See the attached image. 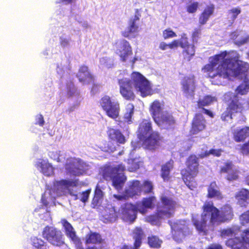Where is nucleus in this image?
I'll use <instances>...</instances> for the list:
<instances>
[{"label": "nucleus", "mask_w": 249, "mask_h": 249, "mask_svg": "<svg viewBox=\"0 0 249 249\" xmlns=\"http://www.w3.org/2000/svg\"><path fill=\"white\" fill-rule=\"evenodd\" d=\"M239 58V55L235 51L222 52L210 57V63L204 66L202 71L213 79L212 83L214 85H221L223 79L231 77L244 78L235 92L237 94L245 95L249 90V79L247 73L249 64Z\"/></svg>", "instance_id": "1"}, {"label": "nucleus", "mask_w": 249, "mask_h": 249, "mask_svg": "<svg viewBox=\"0 0 249 249\" xmlns=\"http://www.w3.org/2000/svg\"><path fill=\"white\" fill-rule=\"evenodd\" d=\"M233 216L231 208L227 205L221 208L220 212L210 202H206L203 206V212L201 221H199L193 217V222L197 230L204 234L209 231H213L215 226L221 222L231 220Z\"/></svg>", "instance_id": "2"}, {"label": "nucleus", "mask_w": 249, "mask_h": 249, "mask_svg": "<svg viewBox=\"0 0 249 249\" xmlns=\"http://www.w3.org/2000/svg\"><path fill=\"white\" fill-rule=\"evenodd\" d=\"M131 79L124 77L118 80L120 92L125 99L132 100L134 99V88L145 97L151 94L152 89L149 82L142 74L133 72L130 76Z\"/></svg>", "instance_id": "3"}, {"label": "nucleus", "mask_w": 249, "mask_h": 249, "mask_svg": "<svg viewBox=\"0 0 249 249\" xmlns=\"http://www.w3.org/2000/svg\"><path fill=\"white\" fill-rule=\"evenodd\" d=\"M78 185V180H61L55 182L50 190H46L42 196V202L47 206L48 202L47 200L49 196L55 198L63 195H70L74 197V200L80 199L85 203L88 199L90 190H88L82 193H77L74 189Z\"/></svg>", "instance_id": "4"}, {"label": "nucleus", "mask_w": 249, "mask_h": 249, "mask_svg": "<svg viewBox=\"0 0 249 249\" xmlns=\"http://www.w3.org/2000/svg\"><path fill=\"white\" fill-rule=\"evenodd\" d=\"M138 136L143 141L144 146L152 150L157 148L159 144V135L158 133L153 132L150 120L143 119L139 124Z\"/></svg>", "instance_id": "5"}, {"label": "nucleus", "mask_w": 249, "mask_h": 249, "mask_svg": "<svg viewBox=\"0 0 249 249\" xmlns=\"http://www.w3.org/2000/svg\"><path fill=\"white\" fill-rule=\"evenodd\" d=\"M161 200V205L158 207L157 214L150 215L146 218V221L152 225H160V219L169 218L174 213L176 202L166 196H162Z\"/></svg>", "instance_id": "6"}, {"label": "nucleus", "mask_w": 249, "mask_h": 249, "mask_svg": "<svg viewBox=\"0 0 249 249\" xmlns=\"http://www.w3.org/2000/svg\"><path fill=\"white\" fill-rule=\"evenodd\" d=\"M124 170L125 166L122 164L105 167L103 171V176L107 180H111L113 186L120 190L122 189L126 179L123 173Z\"/></svg>", "instance_id": "7"}, {"label": "nucleus", "mask_w": 249, "mask_h": 249, "mask_svg": "<svg viewBox=\"0 0 249 249\" xmlns=\"http://www.w3.org/2000/svg\"><path fill=\"white\" fill-rule=\"evenodd\" d=\"M198 164L197 157L195 155H191L186 161V170L182 172L184 183L191 190H193L197 186L195 178L198 172Z\"/></svg>", "instance_id": "8"}, {"label": "nucleus", "mask_w": 249, "mask_h": 249, "mask_svg": "<svg viewBox=\"0 0 249 249\" xmlns=\"http://www.w3.org/2000/svg\"><path fill=\"white\" fill-rule=\"evenodd\" d=\"M224 100L230 102L228 107L221 116L223 121L229 122L232 119L234 113L240 112L243 109L242 103L239 101L237 95L231 92H228L224 95Z\"/></svg>", "instance_id": "9"}, {"label": "nucleus", "mask_w": 249, "mask_h": 249, "mask_svg": "<svg viewBox=\"0 0 249 249\" xmlns=\"http://www.w3.org/2000/svg\"><path fill=\"white\" fill-rule=\"evenodd\" d=\"M224 100L230 102L228 107L221 116L223 121L229 122L232 119L234 113L240 112L243 109L242 103L239 101L237 95L231 92H228L224 95Z\"/></svg>", "instance_id": "10"}, {"label": "nucleus", "mask_w": 249, "mask_h": 249, "mask_svg": "<svg viewBox=\"0 0 249 249\" xmlns=\"http://www.w3.org/2000/svg\"><path fill=\"white\" fill-rule=\"evenodd\" d=\"M91 166L83 160L74 158L67 160L65 169L68 174L72 176H80L84 174H89Z\"/></svg>", "instance_id": "11"}, {"label": "nucleus", "mask_w": 249, "mask_h": 249, "mask_svg": "<svg viewBox=\"0 0 249 249\" xmlns=\"http://www.w3.org/2000/svg\"><path fill=\"white\" fill-rule=\"evenodd\" d=\"M100 105L109 117L115 119L119 115L120 104L115 99L108 96H105L100 100Z\"/></svg>", "instance_id": "12"}, {"label": "nucleus", "mask_w": 249, "mask_h": 249, "mask_svg": "<svg viewBox=\"0 0 249 249\" xmlns=\"http://www.w3.org/2000/svg\"><path fill=\"white\" fill-rule=\"evenodd\" d=\"M169 223L171 226L173 238L177 242H180L185 236L191 233L188 223L185 221L179 220L174 222L169 221Z\"/></svg>", "instance_id": "13"}, {"label": "nucleus", "mask_w": 249, "mask_h": 249, "mask_svg": "<svg viewBox=\"0 0 249 249\" xmlns=\"http://www.w3.org/2000/svg\"><path fill=\"white\" fill-rule=\"evenodd\" d=\"M42 236L53 246L59 247L65 244L61 231L53 227H45L42 232Z\"/></svg>", "instance_id": "14"}, {"label": "nucleus", "mask_w": 249, "mask_h": 249, "mask_svg": "<svg viewBox=\"0 0 249 249\" xmlns=\"http://www.w3.org/2000/svg\"><path fill=\"white\" fill-rule=\"evenodd\" d=\"M226 244L231 249H249V230L243 233L241 239L231 238L226 241Z\"/></svg>", "instance_id": "15"}, {"label": "nucleus", "mask_w": 249, "mask_h": 249, "mask_svg": "<svg viewBox=\"0 0 249 249\" xmlns=\"http://www.w3.org/2000/svg\"><path fill=\"white\" fill-rule=\"evenodd\" d=\"M142 185L138 180H133L129 182V187L123 195H114L113 197L117 200L126 199L135 195H139L142 192Z\"/></svg>", "instance_id": "16"}, {"label": "nucleus", "mask_w": 249, "mask_h": 249, "mask_svg": "<svg viewBox=\"0 0 249 249\" xmlns=\"http://www.w3.org/2000/svg\"><path fill=\"white\" fill-rule=\"evenodd\" d=\"M116 45V52L120 56L121 59L124 61L129 60L132 62V64H133L137 59L134 58L133 60H131V57L129 59L130 56L132 55V50L128 42L125 40L122 39L118 41Z\"/></svg>", "instance_id": "17"}, {"label": "nucleus", "mask_w": 249, "mask_h": 249, "mask_svg": "<svg viewBox=\"0 0 249 249\" xmlns=\"http://www.w3.org/2000/svg\"><path fill=\"white\" fill-rule=\"evenodd\" d=\"M138 211L139 210L137 209V205L135 206L127 203L122 206L121 210L119 211V214L121 216L123 220L127 222H133L136 217Z\"/></svg>", "instance_id": "18"}, {"label": "nucleus", "mask_w": 249, "mask_h": 249, "mask_svg": "<svg viewBox=\"0 0 249 249\" xmlns=\"http://www.w3.org/2000/svg\"><path fill=\"white\" fill-rule=\"evenodd\" d=\"M154 120L160 126L167 129L174 124L175 120L173 116L168 112L165 111Z\"/></svg>", "instance_id": "19"}, {"label": "nucleus", "mask_w": 249, "mask_h": 249, "mask_svg": "<svg viewBox=\"0 0 249 249\" xmlns=\"http://www.w3.org/2000/svg\"><path fill=\"white\" fill-rule=\"evenodd\" d=\"M181 84L183 90L186 96L188 97H192L194 95L195 89L194 76L191 75L185 77L182 80Z\"/></svg>", "instance_id": "20"}, {"label": "nucleus", "mask_w": 249, "mask_h": 249, "mask_svg": "<svg viewBox=\"0 0 249 249\" xmlns=\"http://www.w3.org/2000/svg\"><path fill=\"white\" fill-rule=\"evenodd\" d=\"M138 20L139 18L136 16L133 19L130 20L128 26L122 33L124 36L129 38L135 37L138 30V26L136 24V21Z\"/></svg>", "instance_id": "21"}, {"label": "nucleus", "mask_w": 249, "mask_h": 249, "mask_svg": "<svg viewBox=\"0 0 249 249\" xmlns=\"http://www.w3.org/2000/svg\"><path fill=\"white\" fill-rule=\"evenodd\" d=\"M221 173H226V178L228 180H235L238 178V171L231 163H226L221 169Z\"/></svg>", "instance_id": "22"}, {"label": "nucleus", "mask_w": 249, "mask_h": 249, "mask_svg": "<svg viewBox=\"0 0 249 249\" xmlns=\"http://www.w3.org/2000/svg\"><path fill=\"white\" fill-rule=\"evenodd\" d=\"M205 127V120L202 114H196L192 122L191 132L196 134L202 131Z\"/></svg>", "instance_id": "23"}, {"label": "nucleus", "mask_w": 249, "mask_h": 249, "mask_svg": "<svg viewBox=\"0 0 249 249\" xmlns=\"http://www.w3.org/2000/svg\"><path fill=\"white\" fill-rule=\"evenodd\" d=\"M80 82L84 84L93 83V77L88 71V68L86 66L81 67L77 75Z\"/></svg>", "instance_id": "24"}, {"label": "nucleus", "mask_w": 249, "mask_h": 249, "mask_svg": "<svg viewBox=\"0 0 249 249\" xmlns=\"http://www.w3.org/2000/svg\"><path fill=\"white\" fill-rule=\"evenodd\" d=\"M61 223L65 230L66 235L69 238L72 242H77V236L76 234V232L71 226V225L68 222L66 219H62Z\"/></svg>", "instance_id": "25"}, {"label": "nucleus", "mask_w": 249, "mask_h": 249, "mask_svg": "<svg viewBox=\"0 0 249 249\" xmlns=\"http://www.w3.org/2000/svg\"><path fill=\"white\" fill-rule=\"evenodd\" d=\"M164 108V103L163 102H160L158 100L154 101L150 106V112L152 117L155 120L159 117L162 112Z\"/></svg>", "instance_id": "26"}, {"label": "nucleus", "mask_w": 249, "mask_h": 249, "mask_svg": "<svg viewBox=\"0 0 249 249\" xmlns=\"http://www.w3.org/2000/svg\"><path fill=\"white\" fill-rule=\"evenodd\" d=\"M37 168L46 176H50L53 173V169L52 166L47 160H39L36 163Z\"/></svg>", "instance_id": "27"}, {"label": "nucleus", "mask_w": 249, "mask_h": 249, "mask_svg": "<svg viewBox=\"0 0 249 249\" xmlns=\"http://www.w3.org/2000/svg\"><path fill=\"white\" fill-rule=\"evenodd\" d=\"M155 201L156 198L154 196L143 198L142 202H140L137 204L139 212L142 214L145 213L146 212V209L152 208Z\"/></svg>", "instance_id": "28"}, {"label": "nucleus", "mask_w": 249, "mask_h": 249, "mask_svg": "<svg viewBox=\"0 0 249 249\" xmlns=\"http://www.w3.org/2000/svg\"><path fill=\"white\" fill-rule=\"evenodd\" d=\"M234 139L235 141L239 142L243 141L249 136V127L246 126L242 128H238L234 131Z\"/></svg>", "instance_id": "29"}, {"label": "nucleus", "mask_w": 249, "mask_h": 249, "mask_svg": "<svg viewBox=\"0 0 249 249\" xmlns=\"http://www.w3.org/2000/svg\"><path fill=\"white\" fill-rule=\"evenodd\" d=\"M107 133L109 138L112 140L116 141L120 143H124L125 138L119 130L109 128Z\"/></svg>", "instance_id": "30"}, {"label": "nucleus", "mask_w": 249, "mask_h": 249, "mask_svg": "<svg viewBox=\"0 0 249 249\" xmlns=\"http://www.w3.org/2000/svg\"><path fill=\"white\" fill-rule=\"evenodd\" d=\"M236 198L238 204L241 206H246L249 200V191L245 189H242L236 195Z\"/></svg>", "instance_id": "31"}, {"label": "nucleus", "mask_w": 249, "mask_h": 249, "mask_svg": "<svg viewBox=\"0 0 249 249\" xmlns=\"http://www.w3.org/2000/svg\"><path fill=\"white\" fill-rule=\"evenodd\" d=\"M174 161L170 160L165 164L162 165L161 168V177L164 180H168L170 178V173L173 167Z\"/></svg>", "instance_id": "32"}, {"label": "nucleus", "mask_w": 249, "mask_h": 249, "mask_svg": "<svg viewBox=\"0 0 249 249\" xmlns=\"http://www.w3.org/2000/svg\"><path fill=\"white\" fill-rule=\"evenodd\" d=\"M208 195L209 197H214L217 199L222 198V197L221 193L215 182H213L211 183L208 188Z\"/></svg>", "instance_id": "33"}, {"label": "nucleus", "mask_w": 249, "mask_h": 249, "mask_svg": "<svg viewBox=\"0 0 249 249\" xmlns=\"http://www.w3.org/2000/svg\"><path fill=\"white\" fill-rule=\"evenodd\" d=\"M144 237L143 231L140 228H136L133 231V238L135 240L134 246L136 248L140 247L142 240Z\"/></svg>", "instance_id": "34"}, {"label": "nucleus", "mask_w": 249, "mask_h": 249, "mask_svg": "<svg viewBox=\"0 0 249 249\" xmlns=\"http://www.w3.org/2000/svg\"><path fill=\"white\" fill-rule=\"evenodd\" d=\"M105 189L103 186H101L100 184H98L95 191V194L92 200V204L96 206L100 200L103 198L104 193L103 190Z\"/></svg>", "instance_id": "35"}, {"label": "nucleus", "mask_w": 249, "mask_h": 249, "mask_svg": "<svg viewBox=\"0 0 249 249\" xmlns=\"http://www.w3.org/2000/svg\"><path fill=\"white\" fill-rule=\"evenodd\" d=\"M213 7L208 6L206 8L201 14L199 19V22L201 25L205 24L209 19L210 17L213 14Z\"/></svg>", "instance_id": "36"}, {"label": "nucleus", "mask_w": 249, "mask_h": 249, "mask_svg": "<svg viewBox=\"0 0 249 249\" xmlns=\"http://www.w3.org/2000/svg\"><path fill=\"white\" fill-rule=\"evenodd\" d=\"M31 244L33 249H47L45 243L40 238L33 237L31 238Z\"/></svg>", "instance_id": "37"}, {"label": "nucleus", "mask_w": 249, "mask_h": 249, "mask_svg": "<svg viewBox=\"0 0 249 249\" xmlns=\"http://www.w3.org/2000/svg\"><path fill=\"white\" fill-rule=\"evenodd\" d=\"M140 164L139 159L130 158L127 160V169L130 172H134L139 168Z\"/></svg>", "instance_id": "38"}, {"label": "nucleus", "mask_w": 249, "mask_h": 249, "mask_svg": "<svg viewBox=\"0 0 249 249\" xmlns=\"http://www.w3.org/2000/svg\"><path fill=\"white\" fill-rule=\"evenodd\" d=\"M134 107L132 104H128L126 106L124 119L125 122L129 124L132 122V116L134 113Z\"/></svg>", "instance_id": "39"}, {"label": "nucleus", "mask_w": 249, "mask_h": 249, "mask_svg": "<svg viewBox=\"0 0 249 249\" xmlns=\"http://www.w3.org/2000/svg\"><path fill=\"white\" fill-rule=\"evenodd\" d=\"M216 101L215 97L211 95H207L203 98H200L197 102L198 106L199 107L210 105L212 103Z\"/></svg>", "instance_id": "40"}, {"label": "nucleus", "mask_w": 249, "mask_h": 249, "mask_svg": "<svg viewBox=\"0 0 249 249\" xmlns=\"http://www.w3.org/2000/svg\"><path fill=\"white\" fill-rule=\"evenodd\" d=\"M222 152V151L221 149H212L209 151L204 150V151H202L200 154H199V157L201 158H203L208 157L210 155L216 157H219L221 155Z\"/></svg>", "instance_id": "41"}, {"label": "nucleus", "mask_w": 249, "mask_h": 249, "mask_svg": "<svg viewBox=\"0 0 249 249\" xmlns=\"http://www.w3.org/2000/svg\"><path fill=\"white\" fill-rule=\"evenodd\" d=\"M148 243L151 248H159L161 246L162 241L156 236H152L148 237Z\"/></svg>", "instance_id": "42"}, {"label": "nucleus", "mask_w": 249, "mask_h": 249, "mask_svg": "<svg viewBox=\"0 0 249 249\" xmlns=\"http://www.w3.org/2000/svg\"><path fill=\"white\" fill-rule=\"evenodd\" d=\"M107 213V214L105 215V218L107 222H112L116 220L118 215L114 208H111L109 210V212Z\"/></svg>", "instance_id": "43"}, {"label": "nucleus", "mask_w": 249, "mask_h": 249, "mask_svg": "<svg viewBox=\"0 0 249 249\" xmlns=\"http://www.w3.org/2000/svg\"><path fill=\"white\" fill-rule=\"evenodd\" d=\"M101 238L100 234L97 233H91L87 236L86 242L88 244L93 243L95 244L100 242Z\"/></svg>", "instance_id": "44"}, {"label": "nucleus", "mask_w": 249, "mask_h": 249, "mask_svg": "<svg viewBox=\"0 0 249 249\" xmlns=\"http://www.w3.org/2000/svg\"><path fill=\"white\" fill-rule=\"evenodd\" d=\"M63 154L64 152L60 151H50L49 153V156L53 160H57V162H61L63 159H65Z\"/></svg>", "instance_id": "45"}, {"label": "nucleus", "mask_w": 249, "mask_h": 249, "mask_svg": "<svg viewBox=\"0 0 249 249\" xmlns=\"http://www.w3.org/2000/svg\"><path fill=\"white\" fill-rule=\"evenodd\" d=\"M66 89L68 95L69 96L78 95V93L77 92L74 84L71 80L66 83Z\"/></svg>", "instance_id": "46"}, {"label": "nucleus", "mask_w": 249, "mask_h": 249, "mask_svg": "<svg viewBox=\"0 0 249 249\" xmlns=\"http://www.w3.org/2000/svg\"><path fill=\"white\" fill-rule=\"evenodd\" d=\"M241 13L240 8L239 7L233 8L228 12L229 18H231L232 20H234L237 16Z\"/></svg>", "instance_id": "47"}, {"label": "nucleus", "mask_w": 249, "mask_h": 249, "mask_svg": "<svg viewBox=\"0 0 249 249\" xmlns=\"http://www.w3.org/2000/svg\"><path fill=\"white\" fill-rule=\"evenodd\" d=\"M60 44L63 48H68L70 46L71 39L67 36L63 35L60 37Z\"/></svg>", "instance_id": "48"}, {"label": "nucleus", "mask_w": 249, "mask_h": 249, "mask_svg": "<svg viewBox=\"0 0 249 249\" xmlns=\"http://www.w3.org/2000/svg\"><path fill=\"white\" fill-rule=\"evenodd\" d=\"M100 63L103 66L109 68L113 65V60L107 57H103L100 59Z\"/></svg>", "instance_id": "49"}, {"label": "nucleus", "mask_w": 249, "mask_h": 249, "mask_svg": "<svg viewBox=\"0 0 249 249\" xmlns=\"http://www.w3.org/2000/svg\"><path fill=\"white\" fill-rule=\"evenodd\" d=\"M142 185V192L145 193L150 192L153 189V185L150 181H145Z\"/></svg>", "instance_id": "50"}, {"label": "nucleus", "mask_w": 249, "mask_h": 249, "mask_svg": "<svg viewBox=\"0 0 249 249\" xmlns=\"http://www.w3.org/2000/svg\"><path fill=\"white\" fill-rule=\"evenodd\" d=\"M235 231L236 230L231 228L223 230L221 232V236L224 238L232 236L235 234Z\"/></svg>", "instance_id": "51"}, {"label": "nucleus", "mask_w": 249, "mask_h": 249, "mask_svg": "<svg viewBox=\"0 0 249 249\" xmlns=\"http://www.w3.org/2000/svg\"><path fill=\"white\" fill-rule=\"evenodd\" d=\"M175 36H177V35L170 28L165 30L163 32V37L165 39Z\"/></svg>", "instance_id": "52"}, {"label": "nucleus", "mask_w": 249, "mask_h": 249, "mask_svg": "<svg viewBox=\"0 0 249 249\" xmlns=\"http://www.w3.org/2000/svg\"><path fill=\"white\" fill-rule=\"evenodd\" d=\"M180 43V47L183 49H185L187 46L189 44L186 35L185 34H183L181 36V38L179 40Z\"/></svg>", "instance_id": "53"}, {"label": "nucleus", "mask_w": 249, "mask_h": 249, "mask_svg": "<svg viewBox=\"0 0 249 249\" xmlns=\"http://www.w3.org/2000/svg\"><path fill=\"white\" fill-rule=\"evenodd\" d=\"M240 220L242 225H245L249 222V211L242 214L240 216Z\"/></svg>", "instance_id": "54"}, {"label": "nucleus", "mask_w": 249, "mask_h": 249, "mask_svg": "<svg viewBox=\"0 0 249 249\" xmlns=\"http://www.w3.org/2000/svg\"><path fill=\"white\" fill-rule=\"evenodd\" d=\"M198 4L197 2H194L188 5L187 7V11L190 13L195 12L197 8Z\"/></svg>", "instance_id": "55"}, {"label": "nucleus", "mask_w": 249, "mask_h": 249, "mask_svg": "<svg viewBox=\"0 0 249 249\" xmlns=\"http://www.w3.org/2000/svg\"><path fill=\"white\" fill-rule=\"evenodd\" d=\"M186 52V53L190 55L191 56H193L195 54V49L194 46L193 45L189 44L188 46L186 47L185 49H184Z\"/></svg>", "instance_id": "56"}, {"label": "nucleus", "mask_w": 249, "mask_h": 249, "mask_svg": "<svg viewBox=\"0 0 249 249\" xmlns=\"http://www.w3.org/2000/svg\"><path fill=\"white\" fill-rule=\"evenodd\" d=\"M44 121L42 115L41 114L36 115V124H38L40 126H42L44 124Z\"/></svg>", "instance_id": "57"}, {"label": "nucleus", "mask_w": 249, "mask_h": 249, "mask_svg": "<svg viewBox=\"0 0 249 249\" xmlns=\"http://www.w3.org/2000/svg\"><path fill=\"white\" fill-rule=\"evenodd\" d=\"M189 249H196L195 248L190 246ZM207 249H222V246L218 244H213L210 245Z\"/></svg>", "instance_id": "58"}, {"label": "nucleus", "mask_w": 249, "mask_h": 249, "mask_svg": "<svg viewBox=\"0 0 249 249\" xmlns=\"http://www.w3.org/2000/svg\"><path fill=\"white\" fill-rule=\"evenodd\" d=\"M200 35V31L198 29H196L193 33L192 38L193 42L197 41V38L199 37Z\"/></svg>", "instance_id": "59"}, {"label": "nucleus", "mask_w": 249, "mask_h": 249, "mask_svg": "<svg viewBox=\"0 0 249 249\" xmlns=\"http://www.w3.org/2000/svg\"><path fill=\"white\" fill-rule=\"evenodd\" d=\"M249 40V36H247L243 38L242 39H241L240 41L237 40L235 42V44H237L238 45H242L244 44L245 43H247Z\"/></svg>", "instance_id": "60"}, {"label": "nucleus", "mask_w": 249, "mask_h": 249, "mask_svg": "<svg viewBox=\"0 0 249 249\" xmlns=\"http://www.w3.org/2000/svg\"><path fill=\"white\" fill-rule=\"evenodd\" d=\"M178 46H180V43L179 40H175L169 44V47L171 49L174 47H178Z\"/></svg>", "instance_id": "61"}, {"label": "nucleus", "mask_w": 249, "mask_h": 249, "mask_svg": "<svg viewBox=\"0 0 249 249\" xmlns=\"http://www.w3.org/2000/svg\"><path fill=\"white\" fill-rule=\"evenodd\" d=\"M77 0H60L59 2H62L65 5L74 4Z\"/></svg>", "instance_id": "62"}, {"label": "nucleus", "mask_w": 249, "mask_h": 249, "mask_svg": "<svg viewBox=\"0 0 249 249\" xmlns=\"http://www.w3.org/2000/svg\"><path fill=\"white\" fill-rule=\"evenodd\" d=\"M77 240L78 241L76 243L73 242L75 244L76 249H84L82 245V243L81 242L80 240L78 237L77 238Z\"/></svg>", "instance_id": "63"}, {"label": "nucleus", "mask_w": 249, "mask_h": 249, "mask_svg": "<svg viewBox=\"0 0 249 249\" xmlns=\"http://www.w3.org/2000/svg\"><path fill=\"white\" fill-rule=\"evenodd\" d=\"M167 47H169V44H166L164 42H161L160 45V48L162 50H166Z\"/></svg>", "instance_id": "64"}]
</instances>
